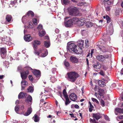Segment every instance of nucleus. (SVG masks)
Here are the masks:
<instances>
[{
	"instance_id": "e433bc0d",
	"label": "nucleus",
	"mask_w": 123,
	"mask_h": 123,
	"mask_svg": "<svg viewBox=\"0 0 123 123\" xmlns=\"http://www.w3.org/2000/svg\"><path fill=\"white\" fill-rule=\"evenodd\" d=\"M62 2L65 5H68L70 2L69 0H62Z\"/></svg>"
},
{
	"instance_id": "49530a36",
	"label": "nucleus",
	"mask_w": 123,
	"mask_h": 123,
	"mask_svg": "<svg viewBox=\"0 0 123 123\" xmlns=\"http://www.w3.org/2000/svg\"><path fill=\"white\" fill-rule=\"evenodd\" d=\"M101 103V105L103 107H104L105 106L104 101L103 99H101L100 101Z\"/></svg>"
},
{
	"instance_id": "6e6552de",
	"label": "nucleus",
	"mask_w": 123,
	"mask_h": 123,
	"mask_svg": "<svg viewBox=\"0 0 123 123\" xmlns=\"http://www.w3.org/2000/svg\"><path fill=\"white\" fill-rule=\"evenodd\" d=\"M72 19H70L68 21L65 20V25L66 27H69L73 25V22L72 21Z\"/></svg>"
},
{
	"instance_id": "7ed1b4c3",
	"label": "nucleus",
	"mask_w": 123,
	"mask_h": 123,
	"mask_svg": "<svg viewBox=\"0 0 123 123\" xmlns=\"http://www.w3.org/2000/svg\"><path fill=\"white\" fill-rule=\"evenodd\" d=\"M106 41H105L104 40L101 43L99 48L100 50V51L102 53H104L107 52L108 51L109 46L107 44Z\"/></svg>"
},
{
	"instance_id": "bb28decb",
	"label": "nucleus",
	"mask_w": 123,
	"mask_h": 123,
	"mask_svg": "<svg viewBox=\"0 0 123 123\" xmlns=\"http://www.w3.org/2000/svg\"><path fill=\"white\" fill-rule=\"evenodd\" d=\"M33 118H34V121L35 122H37L39 121V117L36 114L34 115Z\"/></svg>"
},
{
	"instance_id": "c756f323",
	"label": "nucleus",
	"mask_w": 123,
	"mask_h": 123,
	"mask_svg": "<svg viewBox=\"0 0 123 123\" xmlns=\"http://www.w3.org/2000/svg\"><path fill=\"white\" fill-rule=\"evenodd\" d=\"M87 29L81 30V32L83 36H85V35L87 34Z\"/></svg>"
},
{
	"instance_id": "cd10ccee",
	"label": "nucleus",
	"mask_w": 123,
	"mask_h": 123,
	"mask_svg": "<svg viewBox=\"0 0 123 123\" xmlns=\"http://www.w3.org/2000/svg\"><path fill=\"white\" fill-rule=\"evenodd\" d=\"M45 47L47 48L49 47L50 45V42L49 41H45L44 42Z\"/></svg>"
},
{
	"instance_id": "338daca9",
	"label": "nucleus",
	"mask_w": 123,
	"mask_h": 123,
	"mask_svg": "<svg viewBox=\"0 0 123 123\" xmlns=\"http://www.w3.org/2000/svg\"><path fill=\"white\" fill-rule=\"evenodd\" d=\"M118 118L120 119H122L123 118V116L121 115L119 116L118 117Z\"/></svg>"
},
{
	"instance_id": "ddd939ff",
	"label": "nucleus",
	"mask_w": 123,
	"mask_h": 123,
	"mask_svg": "<svg viewBox=\"0 0 123 123\" xmlns=\"http://www.w3.org/2000/svg\"><path fill=\"white\" fill-rule=\"evenodd\" d=\"M40 44V42L39 41L37 40H34L33 43V48L35 49H36L38 45Z\"/></svg>"
},
{
	"instance_id": "69168bd1",
	"label": "nucleus",
	"mask_w": 123,
	"mask_h": 123,
	"mask_svg": "<svg viewBox=\"0 0 123 123\" xmlns=\"http://www.w3.org/2000/svg\"><path fill=\"white\" fill-rule=\"evenodd\" d=\"M98 86H96L94 88V89L95 91H97V89L98 88Z\"/></svg>"
},
{
	"instance_id": "72a5a7b5",
	"label": "nucleus",
	"mask_w": 123,
	"mask_h": 123,
	"mask_svg": "<svg viewBox=\"0 0 123 123\" xmlns=\"http://www.w3.org/2000/svg\"><path fill=\"white\" fill-rule=\"evenodd\" d=\"M32 21L33 23L35 25H37V18H33L32 19Z\"/></svg>"
},
{
	"instance_id": "603ef678",
	"label": "nucleus",
	"mask_w": 123,
	"mask_h": 123,
	"mask_svg": "<svg viewBox=\"0 0 123 123\" xmlns=\"http://www.w3.org/2000/svg\"><path fill=\"white\" fill-rule=\"evenodd\" d=\"M58 95L60 96L62 99L64 100V98H62V92L60 91L58 92Z\"/></svg>"
},
{
	"instance_id": "4c0bfd02",
	"label": "nucleus",
	"mask_w": 123,
	"mask_h": 123,
	"mask_svg": "<svg viewBox=\"0 0 123 123\" xmlns=\"http://www.w3.org/2000/svg\"><path fill=\"white\" fill-rule=\"evenodd\" d=\"M111 25H112V24H111ZM111 28V29H110L111 30H108L109 31V34L110 35H111L113 33V30L112 26V27Z\"/></svg>"
},
{
	"instance_id": "5701e85b",
	"label": "nucleus",
	"mask_w": 123,
	"mask_h": 123,
	"mask_svg": "<svg viewBox=\"0 0 123 123\" xmlns=\"http://www.w3.org/2000/svg\"><path fill=\"white\" fill-rule=\"evenodd\" d=\"M66 99V100L65 101V104L66 105H67L69 104L71 102L70 101L69 99L68 96L65 97Z\"/></svg>"
},
{
	"instance_id": "a878e982",
	"label": "nucleus",
	"mask_w": 123,
	"mask_h": 123,
	"mask_svg": "<svg viewBox=\"0 0 123 123\" xmlns=\"http://www.w3.org/2000/svg\"><path fill=\"white\" fill-rule=\"evenodd\" d=\"M46 34L45 31L42 30L41 31L38 33L39 36L41 37L44 36Z\"/></svg>"
},
{
	"instance_id": "3c124183",
	"label": "nucleus",
	"mask_w": 123,
	"mask_h": 123,
	"mask_svg": "<svg viewBox=\"0 0 123 123\" xmlns=\"http://www.w3.org/2000/svg\"><path fill=\"white\" fill-rule=\"evenodd\" d=\"M103 69L105 70L106 71L108 68V67L106 65H103Z\"/></svg>"
},
{
	"instance_id": "4468645a",
	"label": "nucleus",
	"mask_w": 123,
	"mask_h": 123,
	"mask_svg": "<svg viewBox=\"0 0 123 123\" xmlns=\"http://www.w3.org/2000/svg\"><path fill=\"white\" fill-rule=\"evenodd\" d=\"M24 39L26 41H30L32 40V37L30 35H25L24 37Z\"/></svg>"
},
{
	"instance_id": "864d4df0",
	"label": "nucleus",
	"mask_w": 123,
	"mask_h": 123,
	"mask_svg": "<svg viewBox=\"0 0 123 123\" xmlns=\"http://www.w3.org/2000/svg\"><path fill=\"white\" fill-rule=\"evenodd\" d=\"M43 28L42 25H39L37 27V29H40L41 30Z\"/></svg>"
},
{
	"instance_id": "6e6d98bb",
	"label": "nucleus",
	"mask_w": 123,
	"mask_h": 123,
	"mask_svg": "<svg viewBox=\"0 0 123 123\" xmlns=\"http://www.w3.org/2000/svg\"><path fill=\"white\" fill-rule=\"evenodd\" d=\"M99 73V74H100V75L102 76H103L105 75V74L104 73V72L102 70Z\"/></svg>"
},
{
	"instance_id": "37998d69",
	"label": "nucleus",
	"mask_w": 123,
	"mask_h": 123,
	"mask_svg": "<svg viewBox=\"0 0 123 123\" xmlns=\"http://www.w3.org/2000/svg\"><path fill=\"white\" fill-rule=\"evenodd\" d=\"M110 7L111 6L110 5H108L107 6H105V8H106V11H109L111 9Z\"/></svg>"
},
{
	"instance_id": "8fccbe9b",
	"label": "nucleus",
	"mask_w": 123,
	"mask_h": 123,
	"mask_svg": "<svg viewBox=\"0 0 123 123\" xmlns=\"http://www.w3.org/2000/svg\"><path fill=\"white\" fill-rule=\"evenodd\" d=\"M91 24V23L90 22H87L86 23V26H87L88 27H90L92 26Z\"/></svg>"
},
{
	"instance_id": "a211bd4d",
	"label": "nucleus",
	"mask_w": 123,
	"mask_h": 123,
	"mask_svg": "<svg viewBox=\"0 0 123 123\" xmlns=\"http://www.w3.org/2000/svg\"><path fill=\"white\" fill-rule=\"evenodd\" d=\"M96 58L99 61H104L105 59H104V57L103 55H98L96 57Z\"/></svg>"
},
{
	"instance_id": "1a4fd4ad",
	"label": "nucleus",
	"mask_w": 123,
	"mask_h": 123,
	"mask_svg": "<svg viewBox=\"0 0 123 123\" xmlns=\"http://www.w3.org/2000/svg\"><path fill=\"white\" fill-rule=\"evenodd\" d=\"M70 99L73 101H75L77 98V96L75 93H72L69 96Z\"/></svg>"
},
{
	"instance_id": "aec40b11",
	"label": "nucleus",
	"mask_w": 123,
	"mask_h": 123,
	"mask_svg": "<svg viewBox=\"0 0 123 123\" xmlns=\"http://www.w3.org/2000/svg\"><path fill=\"white\" fill-rule=\"evenodd\" d=\"M27 15L28 17L30 15L32 17H34V12L32 11H29L26 14Z\"/></svg>"
},
{
	"instance_id": "de8ad7c7",
	"label": "nucleus",
	"mask_w": 123,
	"mask_h": 123,
	"mask_svg": "<svg viewBox=\"0 0 123 123\" xmlns=\"http://www.w3.org/2000/svg\"><path fill=\"white\" fill-rule=\"evenodd\" d=\"M119 9H117L115 12V14L116 15H118L119 14Z\"/></svg>"
},
{
	"instance_id": "bf43d9fd",
	"label": "nucleus",
	"mask_w": 123,
	"mask_h": 123,
	"mask_svg": "<svg viewBox=\"0 0 123 123\" xmlns=\"http://www.w3.org/2000/svg\"><path fill=\"white\" fill-rule=\"evenodd\" d=\"M94 49H92L91 50V52L90 53L91 56L92 57V54L94 52Z\"/></svg>"
},
{
	"instance_id": "0eeeda50",
	"label": "nucleus",
	"mask_w": 123,
	"mask_h": 123,
	"mask_svg": "<svg viewBox=\"0 0 123 123\" xmlns=\"http://www.w3.org/2000/svg\"><path fill=\"white\" fill-rule=\"evenodd\" d=\"M0 53L1 57L2 58H4L6 55V50L5 48L4 47L0 48Z\"/></svg>"
},
{
	"instance_id": "13d9d810",
	"label": "nucleus",
	"mask_w": 123,
	"mask_h": 123,
	"mask_svg": "<svg viewBox=\"0 0 123 123\" xmlns=\"http://www.w3.org/2000/svg\"><path fill=\"white\" fill-rule=\"evenodd\" d=\"M55 79L54 77H52L50 78L51 80H52V82L53 81H55L56 80Z\"/></svg>"
},
{
	"instance_id": "9d476101",
	"label": "nucleus",
	"mask_w": 123,
	"mask_h": 123,
	"mask_svg": "<svg viewBox=\"0 0 123 123\" xmlns=\"http://www.w3.org/2000/svg\"><path fill=\"white\" fill-rule=\"evenodd\" d=\"M92 117L93 118H94L97 120H98L100 118L102 117V116H101V114L99 113H93L92 114Z\"/></svg>"
},
{
	"instance_id": "2eb2a0df",
	"label": "nucleus",
	"mask_w": 123,
	"mask_h": 123,
	"mask_svg": "<svg viewBox=\"0 0 123 123\" xmlns=\"http://www.w3.org/2000/svg\"><path fill=\"white\" fill-rule=\"evenodd\" d=\"M101 67V64L98 62L96 63L95 64H93V67L97 69H99Z\"/></svg>"
},
{
	"instance_id": "f257e3e1",
	"label": "nucleus",
	"mask_w": 123,
	"mask_h": 123,
	"mask_svg": "<svg viewBox=\"0 0 123 123\" xmlns=\"http://www.w3.org/2000/svg\"><path fill=\"white\" fill-rule=\"evenodd\" d=\"M67 50L68 52L72 53H75L78 54H80L82 52V48L77 46L74 43H71L67 46Z\"/></svg>"
},
{
	"instance_id": "a19ab883",
	"label": "nucleus",
	"mask_w": 123,
	"mask_h": 123,
	"mask_svg": "<svg viewBox=\"0 0 123 123\" xmlns=\"http://www.w3.org/2000/svg\"><path fill=\"white\" fill-rule=\"evenodd\" d=\"M64 65L66 67H68L70 66L69 63L66 61H65L64 62Z\"/></svg>"
},
{
	"instance_id": "a18cd8bd",
	"label": "nucleus",
	"mask_w": 123,
	"mask_h": 123,
	"mask_svg": "<svg viewBox=\"0 0 123 123\" xmlns=\"http://www.w3.org/2000/svg\"><path fill=\"white\" fill-rule=\"evenodd\" d=\"M25 68L26 70H28V71H29L28 70H33V69L31 67L28 66L25 67Z\"/></svg>"
},
{
	"instance_id": "ea45409f",
	"label": "nucleus",
	"mask_w": 123,
	"mask_h": 123,
	"mask_svg": "<svg viewBox=\"0 0 123 123\" xmlns=\"http://www.w3.org/2000/svg\"><path fill=\"white\" fill-rule=\"evenodd\" d=\"M81 20L80 19L79 21L78 22V24H79V25L80 26H81L83 25L84 24V22L83 20H82V21H81Z\"/></svg>"
},
{
	"instance_id": "7c9ffc66",
	"label": "nucleus",
	"mask_w": 123,
	"mask_h": 123,
	"mask_svg": "<svg viewBox=\"0 0 123 123\" xmlns=\"http://www.w3.org/2000/svg\"><path fill=\"white\" fill-rule=\"evenodd\" d=\"M115 111L119 113H123V109L116 108L115 109Z\"/></svg>"
},
{
	"instance_id": "79ce46f5",
	"label": "nucleus",
	"mask_w": 123,
	"mask_h": 123,
	"mask_svg": "<svg viewBox=\"0 0 123 123\" xmlns=\"http://www.w3.org/2000/svg\"><path fill=\"white\" fill-rule=\"evenodd\" d=\"M28 78L30 80L32 81L33 80V78L31 75H30L28 76Z\"/></svg>"
},
{
	"instance_id": "0e129e2a",
	"label": "nucleus",
	"mask_w": 123,
	"mask_h": 123,
	"mask_svg": "<svg viewBox=\"0 0 123 123\" xmlns=\"http://www.w3.org/2000/svg\"><path fill=\"white\" fill-rule=\"evenodd\" d=\"M93 123H98L96 122V120L94 118L93 119Z\"/></svg>"
},
{
	"instance_id": "f03ea898",
	"label": "nucleus",
	"mask_w": 123,
	"mask_h": 123,
	"mask_svg": "<svg viewBox=\"0 0 123 123\" xmlns=\"http://www.w3.org/2000/svg\"><path fill=\"white\" fill-rule=\"evenodd\" d=\"M68 79L70 81L74 82L79 76V74L75 72H71L67 73Z\"/></svg>"
},
{
	"instance_id": "c9c22d12",
	"label": "nucleus",
	"mask_w": 123,
	"mask_h": 123,
	"mask_svg": "<svg viewBox=\"0 0 123 123\" xmlns=\"http://www.w3.org/2000/svg\"><path fill=\"white\" fill-rule=\"evenodd\" d=\"M79 44V46L80 47H80H82L84 45V41H81V42H79L78 43Z\"/></svg>"
},
{
	"instance_id": "f3484780",
	"label": "nucleus",
	"mask_w": 123,
	"mask_h": 123,
	"mask_svg": "<svg viewBox=\"0 0 123 123\" xmlns=\"http://www.w3.org/2000/svg\"><path fill=\"white\" fill-rule=\"evenodd\" d=\"M32 100V97L30 95H29L27 97L25 100V102L27 103H30Z\"/></svg>"
},
{
	"instance_id": "20e7f679",
	"label": "nucleus",
	"mask_w": 123,
	"mask_h": 123,
	"mask_svg": "<svg viewBox=\"0 0 123 123\" xmlns=\"http://www.w3.org/2000/svg\"><path fill=\"white\" fill-rule=\"evenodd\" d=\"M68 12L69 14L72 16H76L79 15V12L75 7H70L68 9Z\"/></svg>"
},
{
	"instance_id": "58836bf2",
	"label": "nucleus",
	"mask_w": 123,
	"mask_h": 123,
	"mask_svg": "<svg viewBox=\"0 0 123 123\" xmlns=\"http://www.w3.org/2000/svg\"><path fill=\"white\" fill-rule=\"evenodd\" d=\"M105 18L106 20L107 23H109L110 22L111 18L108 16L106 15V16Z\"/></svg>"
},
{
	"instance_id": "412c9836",
	"label": "nucleus",
	"mask_w": 123,
	"mask_h": 123,
	"mask_svg": "<svg viewBox=\"0 0 123 123\" xmlns=\"http://www.w3.org/2000/svg\"><path fill=\"white\" fill-rule=\"evenodd\" d=\"M32 111V109L31 108H29L26 112L25 113L24 115L27 116L29 115L31 112Z\"/></svg>"
},
{
	"instance_id": "052dcab7",
	"label": "nucleus",
	"mask_w": 123,
	"mask_h": 123,
	"mask_svg": "<svg viewBox=\"0 0 123 123\" xmlns=\"http://www.w3.org/2000/svg\"><path fill=\"white\" fill-rule=\"evenodd\" d=\"M89 104L90 105V107L94 108L93 106L92 105V103L90 102H89Z\"/></svg>"
},
{
	"instance_id": "5fc2aeb1",
	"label": "nucleus",
	"mask_w": 123,
	"mask_h": 123,
	"mask_svg": "<svg viewBox=\"0 0 123 123\" xmlns=\"http://www.w3.org/2000/svg\"><path fill=\"white\" fill-rule=\"evenodd\" d=\"M17 3V1L16 0H14L11 2V4L12 5H14Z\"/></svg>"
},
{
	"instance_id": "39448f33",
	"label": "nucleus",
	"mask_w": 123,
	"mask_h": 123,
	"mask_svg": "<svg viewBox=\"0 0 123 123\" xmlns=\"http://www.w3.org/2000/svg\"><path fill=\"white\" fill-rule=\"evenodd\" d=\"M32 73L37 79H39L41 76V72L38 70L33 69Z\"/></svg>"
},
{
	"instance_id": "f704fd0d",
	"label": "nucleus",
	"mask_w": 123,
	"mask_h": 123,
	"mask_svg": "<svg viewBox=\"0 0 123 123\" xmlns=\"http://www.w3.org/2000/svg\"><path fill=\"white\" fill-rule=\"evenodd\" d=\"M63 94L64 95V97L68 96V95L67 94L66 89H64L63 91Z\"/></svg>"
},
{
	"instance_id": "c03bdc74",
	"label": "nucleus",
	"mask_w": 123,
	"mask_h": 123,
	"mask_svg": "<svg viewBox=\"0 0 123 123\" xmlns=\"http://www.w3.org/2000/svg\"><path fill=\"white\" fill-rule=\"evenodd\" d=\"M19 108L18 106H16L15 107V111L16 112L18 113L17 112H18L19 111Z\"/></svg>"
},
{
	"instance_id": "680f3d73",
	"label": "nucleus",
	"mask_w": 123,
	"mask_h": 123,
	"mask_svg": "<svg viewBox=\"0 0 123 123\" xmlns=\"http://www.w3.org/2000/svg\"><path fill=\"white\" fill-rule=\"evenodd\" d=\"M93 108L89 107V111L90 112H91L93 110Z\"/></svg>"
},
{
	"instance_id": "774afa93",
	"label": "nucleus",
	"mask_w": 123,
	"mask_h": 123,
	"mask_svg": "<svg viewBox=\"0 0 123 123\" xmlns=\"http://www.w3.org/2000/svg\"><path fill=\"white\" fill-rule=\"evenodd\" d=\"M121 75L123 74V68H122L121 71Z\"/></svg>"
},
{
	"instance_id": "473e14b6",
	"label": "nucleus",
	"mask_w": 123,
	"mask_h": 123,
	"mask_svg": "<svg viewBox=\"0 0 123 123\" xmlns=\"http://www.w3.org/2000/svg\"><path fill=\"white\" fill-rule=\"evenodd\" d=\"M48 54V52L47 50L45 51L42 54L41 57H44L47 56Z\"/></svg>"
},
{
	"instance_id": "393cba45",
	"label": "nucleus",
	"mask_w": 123,
	"mask_h": 123,
	"mask_svg": "<svg viewBox=\"0 0 123 123\" xmlns=\"http://www.w3.org/2000/svg\"><path fill=\"white\" fill-rule=\"evenodd\" d=\"M98 83L101 86L104 87L105 85V83L102 80H99L98 81Z\"/></svg>"
},
{
	"instance_id": "dca6fc26",
	"label": "nucleus",
	"mask_w": 123,
	"mask_h": 123,
	"mask_svg": "<svg viewBox=\"0 0 123 123\" xmlns=\"http://www.w3.org/2000/svg\"><path fill=\"white\" fill-rule=\"evenodd\" d=\"M27 94L25 93L22 92H20L18 94V98L19 99L20 98H23L26 97Z\"/></svg>"
},
{
	"instance_id": "4be33fe9",
	"label": "nucleus",
	"mask_w": 123,
	"mask_h": 123,
	"mask_svg": "<svg viewBox=\"0 0 123 123\" xmlns=\"http://www.w3.org/2000/svg\"><path fill=\"white\" fill-rule=\"evenodd\" d=\"M12 18V17L11 15H7L6 16V20L8 22H9L11 21Z\"/></svg>"
},
{
	"instance_id": "9b49d317",
	"label": "nucleus",
	"mask_w": 123,
	"mask_h": 123,
	"mask_svg": "<svg viewBox=\"0 0 123 123\" xmlns=\"http://www.w3.org/2000/svg\"><path fill=\"white\" fill-rule=\"evenodd\" d=\"M70 60L71 62L73 63H78L79 62L78 59L75 57L71 56Z\"/></svg>"
},
{
	"instance_id": "f8f14e48",
	"label": "nucleus",
	"mask_w": 123,
	"mask_h": 123,
	"mask_svg": "<svg viewBox=\"0 0 123 123\" xmlns=\"http://www.w3.org/2000/svg\"><path fill=\"white\" fill-rule=\"evenodd\" d=\"M27 83V82L26 80H22L21 82L22 90L24 89Z\"/></svg>"
},
{
	"instance_id": "b1692460",
	"label": "nucleus",
	"mask_w": 123,
	"mask_h": 123,
	"mask_svg": "<svg viewBox=\"0 0 123 123\" xmlns=\"http://www.w3.org/2000/svg\"><path fill=\"white\" fill-rule=\"evenodd\" d=\"M71 19H72V21L73 22V23H75L76 22H78L80 19H79L77 17H73Z\"/></svg>"
},
{
	"instance_id": "2f4dec72",
	"label": "nucleus",
	"mask_w": 123,
	"mask_h": 123,
	"mask_svg": "<svg viewBox=\"0 0 123 123\" xmlns=\"http://www.w3.org/2000/svg\"><path fill=\"white\" fill-rule=\"evenodd\" d=\"M98 92L100 93L101 95H103L105 93L104 90L102 89H99Z\"/></svg>"
},
{
	"instance_id": "423d86ee",
	"label": "nucleus",
	"mask_w": 123,
	"mask_h": 123,
	"mask_svg": "<svg viewBox=\"0 0 123 123\" xmlns=\"http://www.w3.org/2000/svg\"><path fill=\"white\" fill-rule=\"evenodd\" d=\"M29 73V71L28 70L23 71L21 73V76L22 80H24L26 79Z\"/></svg>"
},
{
	"instance_id": "e2e57ef3",
	"label": "nucleus",
	"mask_w": 123,
	"mask_h": 123,
	"mask_svg": "<svg viewBox=\"0 0 123 123\" xmlns=\"http://www.w3.org/2000/svg\"><path fill=\"white\" fill-rule=\"evenodd\" d=\"M74 107L76 109H78L79 108V107L78 105H74Z\"/></svg>"
},
{
	"instance_id": "6ab92c4d",
	"label": "nucleus",
	"mask_w": 123,
	"mask_h": 123,
	"mask_svg": "<svg viewBox=\"0 0 123 123\" xmlns=\"http://www.w3.org/2000/svg\"><path fill=\"white\" fill-rule=\"evenodd\" d=\"M34 88L33 86H30L27 88V90L28 92L32 93L34 91Z\"/></svg>"
},
{
	"instance_id": "4d7b16f0",
	"label": "nucleus",
	"mask_w": 123,
	"mask_h": 123,
	"mask_svg": "<svg viewBox=\"0 0 123 123\" xmlns=\"http://www.w3.org/2000/svg\"><path fill=\"white\" fill-rule=\"evenodd\" d=\"M69 115L71 117H76V116H74V114L73 113H70L69 114Z\"/></svg>"
},
{
	"instance_id": "c85d7f7f",
	"label": "nucleus",
	"mask_w": 123,
	"mask_h": 123,
	"mask_svg": "<svg viewBox=\"0 0 123 123\" xmlns=\"http://www.w3.org/2000/svg\"><path fill=\"white\" fill-rule=\"evenodd\" d=\"M104 57V59H108L111 58V55L110 54H105L103 55Z\"/></svg>"
},
{
	"instance_id": "09e8293b",
	"label": "nucleus",
	"mask_w": 123,
	"mask_h": 123,
	"mask_svg": "<svg viewBox=\"0 0 123 123\" xmlns=\"http://www.w3.org/2000/svg\"><path fill=\"white\" fill-rule=\"evenodd\" d=\"M85 46H86V47H87L89 46V42L88 40L86 39L85 40Z\"/></svg>"
}]
</instances>
